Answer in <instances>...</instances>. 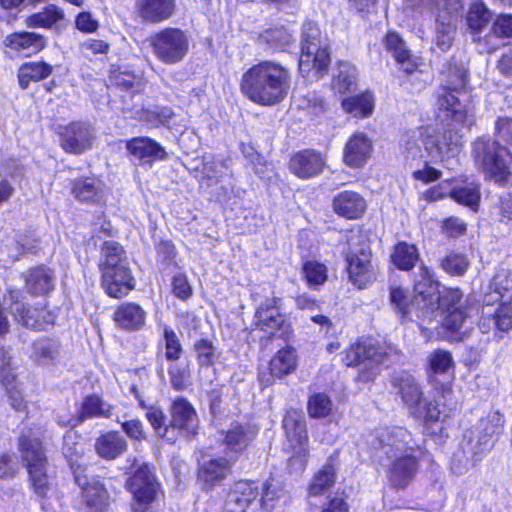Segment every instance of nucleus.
Wrapping results in <instances>:
<instances>
[{
	"label": "nucleus",
	"mask_w": 512,
	"mask_h": 512,
	"mask_svg": "<svg viewBox=\"0 0 512 512\" xmlns=\"http://www.w3.org/2000/svg\"><path fill=\"white\" fill-rule=\"evenodd\" d=\"M469 264L467 257L461 253H449L441 261L443 270L453 276L464 275Z\"/></svg>",
	"instance_id": "obj_58"
},
{
	"label": "nucleus",
	"mask_w": 512,
	"mask_h": 512,
	"mask_svg": "<svg viewBox=\"0 0 512 512\" xmlns=\"http://www.w3.org/2000/svg\"><path fill=\"white\" fill-rule=\"evenodd\" d=\"M335 482V472L332 465H325L312 479L309 495L319 496L325 493Z\"/></svg>",
	"instance_id": "obj_52"
},
{
	"label": "nucleus",
	"mask_w": 512,
	"mask_h": 512,
	"mask_svg": "<svg viewBox=\"0 0 512 512\" xmlns=\"http://www.w3.org/2000/svg\"><path fill=\"white\" fill-rule=\"evenodd\" d=\"M77 434L73 431H68L63 437L62 452L67 459L73 473L78 470V473H83L85 468L82 464V455L84 452L83 444L77 441Z\"/></svg>",
	"instance_id": "obj_44"
},
{
	"label": "nucleus",
	"mask_w": 512,
	"mask_h": 512,
	"mask_svg": "<svg viewBox=\"0 0 512 512\" xmlns=\"http://www.w3.org/2000/svg\"><path fill=\"white\" fill-rule=\"evenodd\" d=\"M258 496L259 486L256 482L238 481L233 485L227 496L226 507L230 512H245Z\"/></svg>",
	"instance_id": "obj_25"
},
{
	"label": "nucleus",
	"mask_w": 512,
	"mask_h": 512,
	"mask_svg": "<svg viewBox=\"0 0 512 512\" xmlns=\"http://www.w3.org/2000/svg\"><path fill=\"white\" fill-rule=\"evenodd\" d=\"M146 312L135 303H124L114 312L113 319L117 326L125 330H138L144 323Z\"/></svg>",
	"instance_id": "obj_34"
},
{
	"label": "nucleus",
	"mask_w": 512,
	"mask_h": 512,
	"mask_svg": "<svg viewBox=\"0 0 512 512\" xmlns=\"http://www.w3.org/2000/svg\"><path fill=\"white\" fill-rule=\"evenodd\" d=\"M130 392L137 399L139 406L146 410L145 417L155 433L166 442L174 443V430L170 429V424H166L167 418L163 409L159 405L147 404L138 385L132 384Z\"/></svg>",
	"instance_id": "obj_20"
},
{
	"label": "nucleus",
	"mask_w": 512,
	"mask_h": 512,
	"mask_svg": "<svg viewBox=\"0 0 512 512\" xmlns=\"http://www.w3.org/2000/svg\"><path fill=\"white\" fill-rule=\"evenodd\" d=\"M291 75L287 68L274 61H261L245 71L240 90L245 97L261 106L282 102L288 95Z\"/></svg>",
	"instance_id": "obj_2"
},
{
	"label": "nucleus",
	"mask_w": 512,
	"mask_h": 512,
	"mask_svg": "<svg viewBox=\"0 0 512 512\" xmlns=\"http://www.w3.org/2000/svg\"><path fill=\"white\" fill-rule=\"evenodd\" d=\"M373 149L372 140L363 132H356L349 137L343 150V161L351 168L366 164Z\"/></svg>",
	"instance_id": "obj_22"
},
{
	"label": "nucleus",
	"mask_w": 512,
	"mask_h": 512,
	"mask_svg": "<svg viewBox=\"0 0 512 512\" xmlns=\"http://www.w3.org/2000/svg\"><path fill=\"white\" fill-rule=\"evenodd\" d=\"M387 458L390 459L386 471L390 485L396 489L405 488L418 471V461L415 454H403Z\"/></svg>",
	"instance_id": "obj_19"
},
{
	"label": "nucleus",
	"mask_w": 512,
	"mask_h": 512,
	"mask_svg": "<svg viewBox=\"0 0 512 512\" xmlns=\"http://www.w3.org/2000/svg\"><path fill=\"white\" fill-rule=\"evenodd\" d=\"M18 447L35 493L41 498L47 497L52 489V479L47 472L48 462L42 442L29 428L21 432Z\"/></svg>",
	"instance_id": "obj_3"
},
{
	"label": "nucleus",
	"mask_w": 512,
	"mask_h": 512,
	"mask_svg": "<svg viewBox=\"0 0 512 512\" xmlns=\"http://www.w3.org/2000/svg\"><path fill=\"white\" fill-rule=\"evenodd\" d=\"M489 287L491 291L487 293L484 298L486 307L504 298L507 300L511 299L512 278L506 270L501 269L497 271Z\"/></svg>",
	"instance_id": "obj_42"
},
{
	"label": "nucleus",
	"mask_w": 512,
	"mask_h": 512,
	"mask_svg": "<svg viewBox=\"0 0 512 512\" xmlns=\"http://www.w3.org/2000/svg\"><path fill=\"white\" fill-rule=\"evenodd\" d=\"M155 56L165 64L182 61L189 50V37L179 28H164L150 39Z\"/></svg>",
	"instance_id": "obj_8"
},
{
	"label": "nucleus",
	"mask_w": 512,
	"mask_h": 512,
	"mask_svg": "<svg viewBox=\"0 0 512 512\" xmlns=\"http://www.w3.org/2000/svg\"><path fill=\"white\" fill-rule=\"evenodd\" d=\"M342 107L346 113L354 117H369L374 109V97L370 92H364L342 101Z\"/></svg>",
	"instance_id": "obj_46"
},
{
	"label": "nucleus",
	"mask_w": 512,
	"mask_h": 512,
	"mask_svg": "<svg viewBox=\"0 0 512 512\" xmlns=\"http://www.w3.org/2000/svg\"><path fill=\"white\" fill-rule=\"evenodd\" d=\"M404 157L411 166L422 163L423 168L415 169L413 177L423 182L435 181L441 172L429 165L440 162L450 167L462 147V135L451 128L437 129L418 127L406 132L400 142Z\"/></svg>",
	"instance_id": "obj_1"
},
{
	"label": "nucleus",
	"mask_w": 512,
	"mask_h": 512,
	"mask_svg": "<svg viewBox=\"0 0 512 512\" xmlns=\"http://www.w3.org/2000/svg\"><path fill=\"white\" fill-rule=\"evenodd\" d=\"M416 302L421 305V316L430 317L438 305V283L434 280L430 270L421 266L414 282Z\"/></svg>",
	"instance_id": "obj_17"
},
{
	"label": "nucleus",
	"mask_w": 512,
	"mask_h": 512,
	"mask_svg": "<svg viewBox=\"0 0 512 512\" xmlns=\"http://www.w3.org/2000/svg\"><path fill=\"white\" fill-rule=\"evenodd\" d=\"M385 47L392 53L396 61L402 64L403 69L407 73L415 70V65L410 61V51L406 48L405 42L395 32H390L385 37Z\"/></svg>",
	"instance_id": "obj_47"
},
{
	"label": "nucleus",
	"mask_w": 512,
	"mask_h": 512,
	"mask_svg": "<svg viewBox=\"0 0 512 512\" xmlns=\"http://www.w3.org/2000/svg\"><path fill=\"white\" fill-rule=\"evenodd\" d=\"M346 270L349 280L359 289L365 288L376 279V270L372 263V253L368 245L353 247L349 242V250L345 256Z\"/></svg>",
	"instance_id": "obj_11"
},
{
	"label": "nucleus",
	"mask_w": 512,
	"mask_h": 512,
	"mask_svg": "<svg viewBox=\"0 0 512 512\" xmlns=\"http://www.w3.org/2000/svg\"><path fill=\"white\" fill-rule=\"evenodd\" d=\"M472 155L477 166L499 184H512V154L497 141L479 138L473 143Z\"/></svg>",
	"instance_id": "obj_4"
},
{
	"label": "nucleus",
	"mask_w": 512,
	"mask_h": 512,
	"mask_svg": "<svg viewBox=\"0 0 512 512\" xmlns=\"http://www.w3.org/2000/svg\"><path fill=\"white\" fill-rule=\"evenodd\" d=\"M446 84L453 91H464L467 84V69L462 64L450 65L447 69Z\"/></svg>",
	"instance_id": "obj_61"
},
{
	"label": "nucleus",
	"mask_w": 512,
	"mask_h": 512,
	"mask_svg": "<svg viewBox=\"0 0 512 512\" xmlns=\"http://www.w3.org/2000/svg\"><path fill=\"white\" fill-rule=\"evenodd\" d=\"M194 351L196 353L197 362L201 367L213 366L220 357V352L213 343L207 339L196 341Z\"/></svg>",
	"instance_id": "obj_53"
},
{
	"label": "nucleus",
	"mask_w": 512,
	"mask_h": 512,
	"mask_svg": "<svg viewBox=\"0 0 512 512\" xmlns=\"http://www.w3.org/2000/svg\"><path fill=\"white\" fill-rule=\"evenodd\" d=\"M126 148L141 164H150L156 160H162L166 156L164 148L149 137L132 138L127 141Z\"/></svg>",
	"instance_id": "obj_29"
},
{
	"label": "nucleus",
	"mask_w": 512,
	"mask_h": 512,
	"mask_svg": "<svg viewBox=\"0 0 512 512\" xmlns=\"http://www.w3.org/2000/svg\"><path fill=\"white\" fill-rule=\"evenodd\" d=\"M325 167V159L314 150H303L294 154L289 161L290 171L301 179L319 175Z\"/></svg>",
	"instance_id": "obj_24"
},
{
	"label": "nucleus",
	"mask_w": 512,
	"mask_h": 512,
	"mask_svg": "<svg viewBox=\"0 0 512 512\" xmlns=\"http://www.w3.org/2000/svg\"><path fill=\"white\" fill-rule=\"evenodd\" d=\"M494 444L495 439L481 436L477 434V430L470 429L463 436L461 449L471 466H476L493 448Z\"/></svg>",
	"instance_id": "obj_28"
},
{
	"label": "nucleus",
	"mask_w": 512,
	"mask_h": 512,
	"mask_svg": "<svg viewBox=\"0 0 512 512\" xmlns=\"http://www.w3.org/2000/svg\"><path fill=\"white\" fill-rule=\"evenodd\" d=\"M25 281L27 291L32 295H45L54 288V275L44 266L30 269Z\"/></svg>",
	"instance_id": "obj_38"
},
{
	"label": "nucleus",
	"mask_w": 512,
	"mask_h": 512,
	"mask_svg": "<svg viewBox=\"0 0 512 512\" xmlns=\"http://www.w3.org/2000/svg\"><path fill=\"white\" fill-rule=\"evenodd\" d=\"M73 193L78 200L88 203H101L105 198L104 184L94 178L77 180Z\"/></svg>",
	"instance_id": "obj_39"
},
{
	"label": "nucleus",
	"mask_w": 512,
	"mask_h": 512,
	"mask_svg": "<svg viewBox=\"0 0 512 512\" xmlns=\"http://www.w3.org/2000/svg\"><path fill=\"white\" fill-rule=\"evenodd\" d=\"M418 258L417 250L414 245L399 243L392 255L393 263L402 270L411 269Z\"/></svg>",
	"instance_id": "obj_54"
},
{
	"label": "nucleus",
	"mask_w": 512,
	"mask_h": 512,
	"mask_svg": "<svg viewBox=\"0 0 512 512\" xmlns=\"http://www.w3.org/2000/svg\"><path fill=\"white\" fill-rule=\"evenodd\" d=\"M4 44L6 47L15 51L26 52L28 55L37 53L42 50L45 45V39L42 35L33 32H21L8 35Z\"/></svg>",
	"instance_id": "obj_35"
},
{
	"label": "nucleus",
	"mask_w": 512,
	"mask_h": 512,
	"mask_svg": "<svg viewBox=\"0 0 512 512\" xmlns=\"http://www.w3.org/2000/svg\"><path fill=\"white\" fill-rule=\"evenodd\" d=\"M453 364L452 355L447 350L437 349L428 356L429 372L433 374H444Z\"/></svg>",
	"instance_id": "obj_57"
},
{
	"label": "nucleus",
	"mask_w": 512,
	"mask_h": 512,
	"mask_svg": "<svg viewBox=\"0 0 512 512\" xmlns=\"http://www.w3.org/2000/svg\"><path fill=\"white\" fill-rule=\"evenodd\" d=\"M334 211L349 220L360 218L366 211L365 199L357 192L343 191L333 199Z\"/></svg>",
	"instance_id": "obj_30"
},
{
	"label": "nucleus",
	"mask_w": 512,
	"mask_h": 512,
	"mask_svg": "<svg viewBox=\"0 0 512 512\" xmlns=\"http://www.w3.org/2000/svg\"><path fill=\"white\" fill-rule=\"evenodd\" d=\"M176 0H137L138 16L145 22L157 24L169 19L175 11Z\"/></svg>",
	"instance_id": "obj_27"
},
{
	"label": "nucleus",
	"mask_w": 512,
	"mask_h": 512,
	"mask_svg": "<svg viewBox=\"0 0 512 512\" xmlns=\"http://www.w3.org/2000/svg\"><path fill=\"white\" fill-rule=\"evenodd\" d=\"M260 41L269 46L272 50L283 49L289 45L291 35L283 27L266 29L260 35Z\"/></svg>",
	"instance_id": "obj_55"
},
{
	"label": "nucleus",
	"mask_w": 512,
	"mask_h": 512,
	"mask_svg": "<svg viewBox=\"0 0 512 512\" xmlns=\"http://www.w3.org/2000/svg\"><path fill=\"white\" fill-rule=\"evenodd\" d=\"M296 358L293 348L279 350L269 364L271 375L282 378L292 373L296 368Z\"/></svg>",
	"instance_id": "obj_48"
},
{
	"label": "nucleus",
	"mask_w": 512,
	"mask_h": 512,
	"mask_svg": "<svg viewBox=\"0 0 512 512\" xmlns=\"http://www.w3.org/2000/svg\"><path fill=\"white\" fill-rule=\"evenodd\" d=\"M394 385L397 387L398 393L410 414L419 413V407L423 404L425 398L418 381L412 375L403 373L395 378Z\"/></svg>",
	"instance_id": "obj_26"
},
{
	"label": "nucleus",
	"mask_w": 512,
	"mask_h": 512,
	"mask_svg": "<svg viewBox=\"0 0 512 512\" xmlns=\"http://www.w3.org/2000/svg\"><path fill=\"white\" fill-rule=\"evenodd\" d=\"M29 357L38 366H56L62 358L61 343L55 338L39 337L32 342Z\"/></svg>",
	"instance_id": "obj_23"
},
{
	"label": "nucleus",
	"mask_w": 512,
	"mask_h": 512,
	"mask_svg": "<svg viewBox=\"0 0 512 512\" xmlns=\"http://www.w3.org/2000/svg\"><path fill=\"white\" fill-rule=\"evenodd\" d=\"M53 71L50 64L45 62H27L18 70V81L22 89L28 88L30 82L47 78Z\"/></svg>",
	"instance_id": "obj_45"
},
{
	"label": "nucleus",
	"mask_w": 512,
	"mask_h": 512,
	"mask_svg": "<svg viewBox=\"0 0 512 512\" xmlns=\"http://www.w3.org/2000/svg\"><path fill=\"white\" fill-rule=\"evenodd\" d=\"M101 254L103 257L99 265L101 272L128 268L125 251L119 243L115 241H105L101 249Z\"/></svg>",
	"instance_id": "obj_41"
},
{
	"label": "nucleus",
	"mask_w": 512,
	"mask_h": 512,
	"mask_svg": "<svg viewBox=\"0 0 512 512\" xmlns=\"http://www.w3.org/2000/svg\"><path fill=\"white\" fill-rule=\"evenodd\" d=\"M127 488L133 495V511L148 512L156 499L159 484L149 465L143 464L128 478Z\"/></svg>",
	"instance_id": "obj_10"
},
{
	"label": "nucleus",
	"mask_w": 512,
	"mask_h": 512,
	"mask_svg": "<svg viewBox=\"0 0 512 512\" xmlns=\"http://www.w3.org/2000/svg\"><path fill=\"white\" fill-rule=\"evenodd\" d=\"M436 115L442 121L470 129L475 123L474 106L465 91L440 87L436 98Z\"/></svg>",
	"instance_id": "obj_6"
},
{
	"label": "nucleus",
	"mask_w": 512,
	"mask_h": 512,
	"mask_svg": "<svg viewBox=\"0 0 512 512\" xmlns=\"http://www.w3.org/2000/svg\"><path fill=\"white\" fill-rule=\"evenodd\" d=\"M64 17L63 11L55 5L46 7L43 11L35 13L26 19V25L35 27H52L55 23Z\"/></svg>",
	"instance_id": "obj_49"
},
{
	"label": "nucleus",
	"mask_w": 512,
	"mask_h": 512,
	"mask_svg": "<svg viewBox=\"0 0 512 512\" xmlns=\"http://www.w3.org/2000/svg\"><path fill=\"white\" fill-rule=\"evenodd\" d=\"M436 10V44L446 51L452 45L455 26L454 19L463 8V0H431Z\"/></svg>",
	"instance_id": "obj_12"
},
{
	"label": "nucleus",
	"mask_w": 512,
	"mask_h": 512,
	"mask_svg": "<svg viewBox=\"0 0 512 512\" xmlns=\"http://www.w3.org/2000/svg\"><path fill=\"white\" fill-rule=\"evenodd\" d=\"M231 465V461L226 458L211 459L200 466L198 480L204 489L219 486L230 473Z\"/></svg>",
	"instance_id": "obj_31"
},
{
	"label": "nucleus",
	"mask_w": 512,
	"mask_h": 512,
	"mask_svg": "<svg viewBox=\"0 0 512 512\" xmlns=\"http://www.w3.org/2000/svg\"><path fill=\"white\" fill-rule=\"evenodd\" d=\"M283 428L292 448L307 446L308 435L302 415L296 411L288 412L283 419Z\"/></svg>",
	"instance_id": "obj_37"
},
{
	"label": "nucleus",
	"mask_w": 512,
	"mask_h": 512,
	"mask_svg": "<svg viewBox=\"0 0 512 512\" xmlns=\"http://www.w3.org/2000/svg\"><path fill=\"white\" fill-rule=\"evenodd\" d=\"M170 429L174 430V443L180 438H191L197 434L198 417L194 407L185 398L174 400L170 409Z\"/></svg>",
	"instance_id": "obj_15"
},
{
	"label": "nucleus",
	"mask_w": 512,
	"mask_h": 512,
	"mask_svg": "<svg viewBox=\"0 0 512 512\" xmlns=\"http://www.w3.org/2000/svg\"><path fill=\"white\" fill-rule=\"evenodd\" d=\"M127 449V441L116 431L107 432L96 439L95 450L104 459H116Z\"/></svg>",
	"instance_id": "obj_36"
},
{
	"label": "nucleus",
	"mask_w": 512,
	"mask_h": 512,
	"mask_svg": "<svg viewBox=\"0 0 512 512\" xmlns=\"http://www.w3.org/2000/svg\"><path fill=\"white\" fill-rule=\"evenodd\" d=\"M281 298L273 296L262 300L254 314L255 326L273 337L288 339L292 334L290 323L279 311Z\"/></svg>",
	"instance_id": "obj_9"
},
{
	"label": "nucleus",
	"mask_w": 512,
	"mask_h": 512,
	"mask_svg": "<svg viewBox=\"0 0 512 512\" xmlns=\"http://www.w3.org/2000/svg\"><path fill=\"white\" fill-rule=\"evenodd\" d=\"M102 286L114 298L126 296L133 288V277L129 268L102 272Z\"/></svg>",
	"instance_id": "obj_32"
},
{
	"label": "nucleus",
	"mask_w": 512,
	"mask_h": 512,
	"mask_svg": "<svg viewBox=\"0 0 512 512\" xmlns=\"http://www.w3.org/2000/svg\"><path fill=\"white\" fill-rule=\"evenodd\" d=\"M492 36L496 38H511L512 37V15L502 14L499 15L493 22L491 28Z\"/></svg>",
	"instance_id": "obj_64"
},
{
	"label": "nucleus",
	"mask_w": 512,
	"mask_h": 512,
	"mask_svg": "<svg viewBox=\"0 0 512 512\" xmlns=\"http://www.w3.org/2000/svg\"><path fill=\"white\" fill-rule=\"evenodd\" d=\"M491 11L482 3H473L468 12L467 23L470 29L479 31L491 20Z\"/></svg>",
	"instance_id": "obj_56"
},
{
	"label": "nucleus",
	"mask_w": 512,
	"mask_h": 512,
	"mask_svg": "<svg viewBox=\"0 0 512 512\" xmlns=\"http://www.w3.org/2000/svg\"><path fill=\"white\" fill-rule=\"evenodd\" d=\"M223 433L227 451L237 457L254 441L258 428L248 422L233 421Z\"/></svg>",
	"instance_id": "obj_21"
},
{
	"label": "nucleus",
	"mask_w": 512,
	"mask_h": 512,
	"mask_svg": "<svg viewBox=\"0 0 512 512\" xmlns=\"http://www.w3.org/2000/svg\"><path fill=\"white\" fill-rule=\"evenodd\" d=\"M504 418L499 412L488 414L485 418L480 419L478 424L472 428L477 430V434L494 439L503 432Z\"/></svg>",
	"instance_id": "obj_50"
},
{
	"label": "nucleus",
	"mask_w": 512,
	"mask_h": 512,
	"mask_svg": "<svg viewBox=\"0 0 512 512\" xmlns=\"http://www.w3.org/2000/svg\"><path fill=\"white\" fill-rule=\"evenodd\" d=\"M356 68L348 62L338 65V74L333 79V88L339 93H345L356 83Z\"/></svg>",
	"instance_id": "obj_51"
},
{
	"label": "nucleus",
	"mask_w": 512,
	"mask_h": 512,
	"mask_svg": "<svg viewBox=\"0 0 512 512\" xmlns=\"http://www.w3.org/2000/svg\"><path fill=\"white\" fill-rule=\"evenodd\" d=\"M75 482L82 490V497L88 512H105L109 505V494L100 481L88 480L83 473L75 470Z\"/></svg>",
	"instance_id": "obj_18"
},
{
	"label": "nucleus",
	"mask_w": 512,
	"mask_h": 512,
	"mask_svg": "<svg viewBox=\"0 0 512 512\" xmlns=\"http://www.w3.org/2000/svg\"><path fill=\"white\" fill-rule=\"evenodd\" d=\"M329 64L330 52L327 43L321 38L320 29L312 21L304 23L299 69L301 72H309L311 69L323 72Z\"/></svg>",
	"instance_id": "obj_7"
},
{
	"label": "nucleus",
	"mask_w": 512,
	"mask_h": 512,
	"mask_svg": "<svg viewBox=\"0 0 512 512\" xmlns=\"http://www.w3.org/2000/svg\"><path fill=\"white\" fill-rule=\"evenodd\" d=\"M450 197L472 211H477L481 194L479 184L475 181H452Z\"/></svg>",
	"instance_id": "obj_33"
},
{
	"label": "nucleus",
	"mask_w": 512,
	"mask_h": 512,
	"mask_svg": "<svg viewBox=\"0 0 512 512\" xmlns=\"http://www.w3.org/2000/svg\"><path fill=\"white\" fill-rule=\"evenodd\" d=\"M113 409V406L105 402L100 396L96 394L88 395L81 404L78 422L90 418H111Z\"/></svg>",
	"instance_id": "obj_40"
},
{
	"label": "nucleus",
	"mask_w": 512,
	"mask_h": 512,
	"mask_svg": "<svg viewBox=\"0 0 512 512\" xmlns=\"http://www.w3.org/2000/svg\"><path fill=\"white\" fill-rule=\"evenodd\" d=\"M94 140L92 126L84 122H72L60 131V145L67 153L82 154L92 148Z\"/></svg>",
	"instance_id": "obj_16"
},
{
	"label": "nucleus",
	"mask_w": 512,
	"mask_h": 512,
	"mask_svg": "<svg viewBox=\"0 0 512 512\" xmlns=\"http://www.w3.org/2000/svg\"><path fill=\"white\" fill-rule=\"evenodd\" d=\"M163 340L166 359L169 361L180 359L183 352L182 345L175 331L167 325L163 328Z\"/></svg>",
	"instance_id": "obj_62"
},
{
	"label": "nucleus",
	"mask_w": 512,
	"mask_h": 512,
	"mask_svg": "<svg viewBox=\"0 0 512 512\" xmlns=\"http://www.w3.org/2000/svg\"><path fill=\"white\" fill-rule=\"evenodd\" d=\"M396 356L397 351L391 346L364 341L352 344L345 351L343 362L347 366H361L358 377L369 382L380 373V365H388Z\"/></svg>",
	"instance_id": "obj_5"
},
{
	"label": "nucleus",
	"mask_w": 512,
	"mask_h": 512,
	"mask_svg": "<svg viewBox=\"0 0 512 512\" xmlns=\"http://www.w3.org/2000/svg\"><path fill=\"white\" fill-rule=\"evenodd\" d=\"M303 273L310 287H318L327 280L326 266L316 261H307Z\"/></svg>",
	"instance_id": "obj_63"
},
{
	"label": "nucleus",
	"mask_w": 512,
	"mask_h": 512,
	"mask_svg": "<svg viewBox=\"0 0 512 512\" xmlns=\"http://www.w3.org/2000/svg\"><path fill=\"white\" fill-rule=\"evenodd\" d=\"M390 301L402 318H409L413 313L421 316V305L416 302V297L410 298L407 290L399 286L390 288Z\"/></svg>",
	"instance_id": "obj_43"
},
{
	"label": "nucleus",
	"mask_w": 512,
	"mask_h": 512,
	"mask_svg": "<svg viewBox=\"0 0 512 512\" xmlns=\"http://www.w3.org/2000/svg\"><path fill=\"white\" fill-rule=\"evenodd\" d=\"M10 310L15 321L27 328L43 330L53 322L52 316L44 310L38 311L23 302L24 294L19 289L8 291Z\"/></svg>",
	"instance_id": "obj_14"
},
{
	"label": "nucleus",
	"mask_w": 512,
	"mask_h": 512,
	"mask_svg": "<svg viewBox=\"0 0 512 512\" xmlns=\"http://www.w3.org/2000/svg\"><path fill=\"white\" fill-rule=\"evenodd\" d=\"M379 448L387 455L414 454L419 448L411 433L404 427L382 428L377 432Z\"/></svg>",
	"instance_id": "obj_13"
},
{
	"label": "nucleus",
	"mask_w": 512,
	"mask_h": 512,
	"mask_svg": "<svg viewBox=\"0 0 512 512\" xmlns=\"http://www.w3.org/2000/svg\"><path fill=\"white\" fill-rule=\"evenodd\" d=\"M483 308V315L491 316L490 321L497 327L500 331H508L512 328V304L508 302H502L497 310L490 314L485 311Z\"/></svg>",
	"instance_id": "obj_60"
},
{
	"label": "nucleus",
	"mask_w": 512,
	"mask_h": 512,
	"mask_svg": "<svg viewBox=\"0 0 512 512\" xmlns=\"http://www.w3.org/2000/svg\"><path fill=\"white\" fill-rule=\"evenodd\" d=\"M332 401L324 393L313 394L308 401V413L312 418H324L332 411Z\"/></svg>",
	"instance_id": "obj_59"
}]
</instances>
